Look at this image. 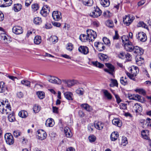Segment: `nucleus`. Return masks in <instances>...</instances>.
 <instances>
[{
	"label": "nucleus",
	"mask_w": 151,
	"mask_h": 151,
	"mask_svg": "<svg viewBox=\"0 0 151 151\" xmlns=\"http://www.w3.org/2000/svg\"><path fill=\"white\" fill-rule=\"evenodd\" d=\"M88 139L90 142H93L96 140V137L93 135H91L89 137Z\"/></svg>",
	"instance_id": "nucleus-56"
},
{
	"label": "nucleus",
	"mask_w": 151,
	"mask_h": 151,
	"mask_svg": "<svg viewBox=\"0 0 151 151\" xmlns=\"http://www.w3.org/2000/svg\"><path fill=\"white\" fill-rule=\"evenodd\" d=\"M133 52L134 54L137 55V56H141L143 53V50L137 46L134 47Z\"/></svg>",
	"instance_id": "nucleus-12"
},
{
	"label": "nucleus",
	"mask_w": 151,
	"mask_h": 151,
	"mask_svg": "<svg viewBox=\"0 0 151 151\" xmlns=\"http://www.w3.org/2000/svg\"><path fill=\"white\" fill-rule=\"evenodd\" d=\"M111 83H112V86H118V83L117 80L115 79H111Z\"/></svg>",
	"instance_id": "nucleus-60"
},
{
	"label": "nucleus",
	"mask_w": 151,
	"mask_h": 151,
	"mask_svg": "<svg viewBox=\"0 0 151 151\" xmlns=\"http://www.w3.org/2000/svg\"><path fill=\"white\" fill-rule=\"evenodd\" d=\"M105 47L104 46L103 44L102 43H100L97 49L99 51H102L104 50L105 49Z\"/></svg>",
	"instance_id": "nucleus-50"
},
{
	"label": "nucleus",
	"mask_w": 151,
	"mask_h": 151,
	"mask_svg": "<svg viewBox=\"0 0 151 151\" xmlns=\"http://www.w3.org/2000/svg\"><path fill=\"white\" fill-rule=\"evenodd\" d=\"M103 93L104 96L108 100H111L112 98V96L111 93L108 92L107 90H104Z\"/></svg>",
	"instance_id": "nucleus-29"
},
{
	"label": "nucleus",
	"mask_w": 151,
	"mask_h": 151,
	"mask_svg": "<svg viewBox=\"0 0 151 151\" xmlns=\"http://www.w3.org/2000/svg\"><path fill=\"white\" fill-rule=\"evenodd\" d=\"M81 1L84 5L86 6H91L93 4V0H81Z\"/></svg>",
	"instance_id": "nucleus-17"
},
{
	"label": "nucleus",
	"mask_w": 151,
	"mask_h": 151,
	"mask_svg": "<svg viewBox=\"0 0 151 151\" xmlns=\"http://www.w3.org/2000/svg\"><path fill=\"white\" fill-rule=\"evenodd\" d=\"M58 37L56 36H52L50 38V40L52 41L53 44H54L57 42Z\"/></svg>",
	"instance_id": "nucleus-43"
},
{
	"label": "nucleus",
	"mask_w": 151,
	"mask_h": 151,
	"mask_svg": "<svg viewBox=\"0 0 151 151\" xmlns=\"http://www.w3.org/2000/svg\"><path fill=\"white\" fill-rule=\"evenodd\" d=\"M138 26L139 27H142L145 28H147V26L142 22H139L138 24Z\"/></svg>",
	"instance_id": "nucleus-57"
},
{
	"label": "nucleus",
	"mask_w": 151,
	"mask_h": 151,
	"mask_svg": "<svg viewBox=\"0 0 151 151\" xmlns=\"http://www.w3.org/2000/svg\"><path fill=\"white\" fill-rule=\"evenodd\" d=\"M105 65L109 68V69H104V71L109 73L112 75H113V72L114 71V67L109 63H106Z\"/></svg>",
	"instance_id": "nucleus-10"
},
{
	"label": "nucleus",
	"mask_w": 151,
	"mask_h": 151,
	"mask_svg": "<svg viewBox=\"0 0 151 151\" xmlns=\"http://www.w3.org/2000/svg\"><path fill=\"white\" fill-rule=\"evenodd\" d=\"M133 19H131L129 16H125L123 18V22L127 26H129L132 22Z\"/></svg>",
	"instance_id": "nucleus-15"
},
{
	"label": "nucleus",
	"mask_w": 151,
	"mask_h": 151,
	"mask_svg": "<svg viewBox=\"0 0 151 151\" xmlns=\"http://www.w3.org/2000/svg\"><path fill=\"white\" fill-rule=\"evenodd\" d=\"M106 24L108 27L111 28H112L114 26L113 22L111 20L107 21Z\"/></svg>",
	"instance_id": "nucleus-53"
},
{
	"label": "nucleus",
	"mask_w": 151,
	"mask_h": 151,
	"mask_svg": "<svg viewBox=\"0 0 151 151\" xmlns=\"http://www.w3.org/2000/svg\"><path fill=\"white\" fill-rule=\"evenodd\" d=\"M76 83V81L74 80H68V83H67V86L68 87H70L73 86Z\"/></svg>",
	"instance_id": "nucleus-47"
},
{
	"label": "nucleus",
	"mask_w": 151,
	"mask_h": 151,
	"mask_svg": "<svg viewBox=\"0 0 151 151\" xmlns=\"http://www.w3.org/2000/svg\"><path fill=\"white\" fill-rule=\"evenodd\" d=\"M134 110L137 113H140L142 110V107L140 104L138 103L135 104L133 106Z\"/></svg>",
	"instance_id": "nucleus-16"
},
{
	"label": "nucleus",
	"mask_w": 151,
	"mask_h": 151,
	"mask_svg": "<svg viewBox=\"0 0 151 151\" xmlns=\"http://www.w3.org/2000/svg\"><path fill=\"white\" fill-rule=\"evenodd\" d=\"M119 136V134L117 132H113L110 135V138L111 141H115L117 140Z\"/></svg>",
	"instance_id": "nucleus-28"
},
{
	"label": "nucleus",
	"mask_w": 151,
	"mask_h": 151,
	"mask_svg": "<svg viewBox=\"0 0 151 151\" xmlns=\"http://www.w3.org/2000/svg\"><path fill=\"white\" fill-rule=\"evenodd\" d=\"M86 32L88 37L89 38V42L93 41L96 38L97 34L96 32L91 29L87 30Z\"/></svg>",
	"instance_id": "nucleus-6"
},
{
	"label": "nucleus",
	"mask_w": 151,
	"mask_h": 151,
	"mask_svg": "<svg viewBox=\"0 0 151 151\" xmlns=\"http://www.w3.org/2000/svg\"><path fill=\"white\" fill-rule=\"evenodd\" d=\"M19 116L22 118H25L28 115V114L27 111L23 110L20 111L18 114Z\"/></svg>",
	"instance_id": "nucleus-34"
},
{
	"label": "nucleus",
	"mask_w": 151,
	"mask_h": 151,
	"mask_svg": "<svg viewBox=\"0 0 151 151\" xmlns=\"http://www.w3.org/2000/svg\"><path fill=\"white\" fill-rule=\"evenodd\" d=\"M149 131L148 130H143L141 132V135L142 137L145 139H148L149 137L148 136Z\"/></svg>",
	"instance_id": "nucleus-31"
},
{
	"label": "nucleus",
	"mask_w": 151,
	"mask_h": 151,
	"mask_svg": "<svg viewBox=\"0 0 151 151\" xmlns=\"http://www.w3.org/2000/svg\"><path fill=\"white\" fill-rule=\"evenodd\" d=\"M22 84L26 86L30 87V82L27 80H23L21 81Z\"/></svg>",
	"instance_id": "nucleus-45"
},
{
	"label": "nucleus",
	"mask_w": 151,
	"mask_h": 151,
	"mask_svg": "<svg viewBox=\"0 0 151 151\" xmlns=\"http://www.w3.org/2000/svg\"><path fill=\"white\" fill-rule=\"evenodd\" d=\"M38 133L37 137L39 139L41 140L44 139L47 136L46 132L43 130L40 129L37 131Z\"/></svg>",
	"instance_id": "nucleus-9"
},
{
	"label": "nucleus",
	"mask_w": 151,
	"mask_h": 151,
	"mask_svg": "<svg viewBox=\"0 0 151 151\" xmlns=\"http://www.w3.org/2000/svg\"><path fill=\"white\" fill-rule=\"evenodd\" d=\"M42 41L41 37L40 36H36L34 39V43L36 45L40 44Z\"/></svg>",
	"instance_id": "nucleus-33"
},
{
	"label": "nucleus",
	"mask_w": 151,
	"mask_h": 151,
	"mask_svg": "<svg viewBox=\"0 0 151 151\" xmlns=\"http://www.w3.org/2000/svg\"><path fill=\"white\" fill-rule=\"evenodd\" d=\"M79 39L82 42H86L88 41L89 42V38L88 37V36L84 34H81L79 36Z\"/></svg>",
	"instance_id": "nucleus-26"
},
{
	"label": "nucleus",
	"mask_w": 151,
	"mask_h": 151,
	"mask_svg": "<svg viewBox=\"0 0 151 151\" xmlns=\"http://www.w3.org/2000/svg\"><path fill=\"white\" fill-rule=\"evenodd\" d=\"M1 39L4 41L5 43H8L10 42V38L5 33H2L0 35Z\"/></svg>",
	"instance_id": "nucleus-21"
},
{
	"label": "nucleus",
	"mask_w": 151,
	"mask_h": 151,
	"mask_svg": "<svg viewBox=\"0 0 151 151\" xmlns=\"http://www.w3.org/2000/svg\"><path fill=\"white\" fill-rule=\"evenodd\" d=\"M40 107L37 105H35L33 107V109L34 113H37L40 110Z\"/></svg>",
	"instance_id": "nucleus-44"
},
{
	"label": "nucleus",
	"mask_w": 151,
	"mask_h": 151,
	"mask_svg": "<svg viewBox=\"0 0 151 151\" xmlns=\"http://www.w3.org/2000/svg\"><path fill=\"white\" fill-rule=\"evenodd\" d=\"M127 80V78L126 77H122L120 79L121 84L124 86L127 85L128 83Z\"/></svg>",
	"instance_id": "nucleus-32"
},
{
	"label": "nucleus",
	"mask_w": 151,
	"mask_h": 151,
	"mask_svg": "<svg viewBox=\"0 0 151 151\" xmlns=\"http://www.w3.org/2000/svg\"><path fill=\"white\" fill-rule=\"evenodd\" d=\"M128 143L127 138L126 137H123L122 140V145L124 146H125Z\"/></svg>",
	"instance_id": "nucleus-54"
},
{
	"label": "nucleus",
	"mask_w": 151,
	"mask_h": 151,
	"mask_svg": "<svg viewBox=\"0 0 151 151\" xmlns=\"http://www.w3.org/2000/svg\"><path fill=\"white\" fill-rule=\"evenodd\" d=\"M6 90V87L3 82H0V93L4 92Z\"/></svg>",
	"instance_id": "nucleus-37"
},
{
	"label": "nucleus",
	"mask_w": 151,
	"mask_h": 151,
	"mask_svg": "<svg viewBox=\"0 0 151 151\" xmlns=\"http://www.w3.org/2000/svg\"><path fill=\"white\" fill-rule=\"evenodd\" d=\"M48 81L50 83L53 84L60 85L61 84V80L57 77L51 76L47 77Z\"/></svg>",
	"instance_id": "nucleus-5"
},
{
	"label": "nucleus",
	"mask_w": 151,
	"mask_h": 151,
	"mask_svg": "<svg viewBox=\"0 0 151 151\" xmlns=\"http://www.w3.org/2000/svg\"><path fill=\"white\" fill-rule=\"evenodd\" d=\"M100 4L103 7H107L109 5L110 2L109 0H101Z\"/></svg>",
	"instance_id": "nucleus-30"
},
{
	"label": "nucleus",
	"mask_w": 151,
	"mask_h": 151,
	"mask_svg": "<svg viewBox=\"0 0 151 151\" xmlns=\"http://www.w3.org/2000/svg\"><path fill=\"white\" fill-rule=\"evenodd\" d=\"M125 58L127 61H130L131 60V55L129 53H127L125 56Z\"/></svg>",
	"instance_id": "nucleus-63"
},
{
	"label": "nucleus",
	"mask_w": 151,
	"mask_h": 151,
	"mask_svg": "<svg viewBox=\"0 0 151 151\" xmlns=\"http://www.w3.org/2000/svg\"><path fill=\"white\" fill-rule=\"evenodd\" d=\"M136 60L137 64L141 66L144 63V59L141 56H136Z\"/></svg>",
	"instance_id": "nucleus-22"
},
{
	"label": "nucleus",
	"mask_w": 151,
	"mask_h": 151,
	"mask_svg": "<svg viewBox=\"0 0 151 151\" xmlns=\"http://www.w3.org/2000/svg\"><path fill=\"white\" fill-rule=\"evenodd\" d=\"M136 92L140 94L144 95L145 93V91L142 89H139L136 90Z\"/></svg>",
	"instance_id": "nucleus-61"
},
{
	"label": "nucleus",
	"mask_w": 151,
	"mask_h": 151,
	"mask_svg": "<svg viewBox=\"0 0 151 151\" xmlns=\"http://www.w3.org/2000/svg\"><path fill=\"white\" fill-rule=\"evenodd\" d=\"M73 48V45L71 43H69L67 45L66 49L68 51H71Z\"/></svg>",
	"instance_id": "nucleus-51"
},
{
	"label": "nucleus",
	"mask_w": 151,
	"mask_h": 151,
	"mask_svg": "<svg viewBox=\"0 0 151 151\" xmlns=\"http://www.w3.org/2000/svg\"><path fill=\"white\" fill-rule=\"evenodd\" d=\"M122 42L124 45L129 43L130 42L129 40V37L127 36L123 35L121 37Z\"/></svg>",
	"instance_id": "nucleus-36"
},
{
	"label": "nucleus",
	"mask_w": 151,
	"mask_h": 151,
	"mask_svg": "<svg viewBox=\"0 0 151 151\" xmlns=\"http://www.w3.org/2000/svg\"><path fill=\"white\" fill-rule=\"evenodd\" d=\"M101 13V11L100 9L97 6H96L93 8L92 11L90 13L89 15L92 17L97 18L100 16Z\"/></svg>",
	"instance_id": "nucleus-3"
},
{
	"label": "nucleus",
	"mask_w": 151,
	"mask_h": 151,
	"mask_svg": "<svg viewBox=\"0 0 151 151\" xmlns=\"http://www.w3.org/2000/svg\"><path fill=\"white\" fill-rule=\"evenodd\" d=\"M76 93L79 95H83L84 92V90L83 88H79L76 90Z\"/></svg>",
	"instance_id": "nucleus-48"
},
{
	"label": "nucleus",
	"mask_w": 151,
	"mask_h": 151,
	"mask_svg": "<svg viewBox=\"0 0 151 151\" xmlns=\"http://www.w3.org/2000/svg\"><path fill=\"white\" fill-rule=\"evenodd\" d=\"M8 118L9 121L11 122H14L15 120V116L14 115V114L13 113L9 114L8 116Z\"/></svg>",
	"instance_id": "nucleus-42"
},
{
	"label": "nucleus",
	"mask_w": 151,
	"mask_h": 151,
	"mask_svg": "<svg viewBox=\"0 0 151 151\" xmlns=\"http://www.w3.org/2000/svg\"><path fill=\"white\" fill-rule=\"evenodd\" d=\"M130 71L131 73L127 71L126 73L130 79L135 81L136 80L135 77L136 76L139 72V69L137 67L135 66H132L131 68Z\"/></svg>",
	"instance_id": "nucleus-1"
},
{
	"label": "nucleus",
	"mask_w": 151,
	"mask_h": 151,
	"mask_svg": "<svg viewBox=\"0 0 151 151\" xmlns=\"http://www.w3.org/2000/svg\"><path fill=\"white\" fill-rule=\"evenodd\" d=\"M143 123V127L145 128H151V119L150 118H147L146 120H144Z\"/></svg>",
	"instance_id": "nucleus-20"
},
{
	"label": "nucleus",
	"mask_w": 151,
	"mask_h": 151,
	"mask_svg": "<svg viewBox=\"0 0 151 151\" xmlns=\"http://www.w3.org/2000/svg\"><path fill=\"white\" fill-rule=\"evenodd\" d=\"M47 9H45V8H44L45 9H43L40 12V13L43 16L45 17L47 15V13H48L49 12L50 10L47 7H46Z\"/></svg>",
	"instance_id": "nucleus-39"
},
{
	"label": "nucleus",
	"mask_w": 151,
	"mask_h": 151,
	"mask_svg": "<svg viewBox=\"0 0 151 151\" xmlns=\"http://www.w3.org/2000/svg\"><path fill=\"white\" fill-rule=\"evenodd\" d=\"M93 128L94 125L92 124H89L88 126V129L90 132L93 131Z\"/></svg>",
	"instance_id": "nucleus-62"
},
{
	"label": "nucleus",
	"mask_w": 151,
	"mask_h": 151,
	"mask_svg": "<svg viewBox=\"0 0 151 151\" xmlns=\"http://www.w3.org/2000/svg\"><path fill=\"white\" fill-rule=\"evenodd\" d=\"M53 19L56 21L60 20L62 18L61 12L58 11H54L52 12V14Z\"/></svg>",
	"instance_id": "nucleus-8"
},
{
	"label": "nucleus",
	"mask_w": 151,
	"mask_h": 151,
	"mask_svg": "<svg viewBox=\"0 0 151 151\" xmlns=\"http://www.w3.org/2000/svg\"><path fill=\"white\" fill-rule=\"evenodd\" d=\"M112 124L115 125L118 127H121L122 125L121 121L118 119H114L112 121Z\"/></svg>",
	"instance_id": "nucleus-27"
},
{
	"label": "nucleus",
	"mask_w": 151,
	"mask_h": 151,
	"mask_svg": "<svg viewBox=\"0 0 151 151\" xmlns=\"http://www.w3.org/2000/svg\"><path fill=\"white\" fill-rule=\"evenodd\" d=\"M92 64L93 65L99 68H103L104 66V64H101L98 61L93 62H92Z\"/></svg>",
	"instance_id": "nucleus-41"
},
{
	"label": "nucleus",
	"mask_w": 151,
	"mask_h": 151,
	"mask_svg": "<svg viewBox=\"0 0 151 151\" xmlns=\"http://www.w3.org/2000/svg\"><path fill=\"white\" fill-rule=\"evenodd\" d=\"M94 126L96 128L99 130H102L104 126V124L101 122H98L97 123H95Z\"/></svg>",
	"instance_id": "nucleus-23"
},
{
	"label": "nucleus",
	"mask_w": 151,
	"mask_h": 151,
	"mask_svg": "<svg viewBox=\"0 0 151 151\" xmlns=\"http://www.w3.org/2000/svg\"><path fill=\"white\" fill-rule=\"evenodd\" d=\"M12 0H0V6L6 7L10 6L12 3Z\"/></svg>",
	"instance_id": "nucleus-11"
},
{
	"label": "nucleus",
	"mask_w": 151,
	"mask_h": 151,
	"mask_svg": "<svg viewBox=\"0 0 151 151\" xmlns=\"http://www.w3.org/2000/svg\"><path fill=\"white\" fill-rule=\"evenodd\" d=\"M32 8L34 11H36L39 9V6L37 4H34L32 5Z\"/></svg>",
	"instance_id": "nucleus-59"
},
{
	"label": "nucleus",
	"mask_w": 151,
	"mask_h": 151,
	"mask_svg": "<svg viewBox=\"0 0 151 151\" xmlns=\"http://www.w3.org/2000/svg\"><path fill=\"white\" fill-rule=\"evenodd\" d=\"M103 40L105 44L108 46L110 45V40L106 37H104L103 39Z\"/></svg>",
	"instance_id": "nucleus-52"
},
{
	"label": "nucleus",
	"mask_w": 151,
	"mask_h": 151,
	"mask_svg": "<svg viewBox=\"0 0 151 151\" xmlns=\"http://www.w3.org/2000/svg\"><path fill=\"white\" fill-rule=\"evenodd\" d=\"M92 24L94 26L97 27H99L100 25L99 22L97 21H95L93 22Z\"/></svg>",
	"instance_id": "nucleus-64"
},
{
	"label": "nucleus",
	"mask_w": 151,
	"mask_h": 151,
	"mask_svg": "<svg viewBox=\"0 0 151 151\" xmlns=\"http://www.w3.org/2000/svg\"><path fill=\"white\" fill-rule=\"evenodd\" d=\"M79 52L84 55L87 54L89 52L88 48L86 46H81L78 49Z\"/></svg>",
	"instance_id": "nucleus-14"
},
{
	"label": "nucleus",
	"mask_w": 151,
	"mask_h": 151,
	"mask_svg": "<svg viewBox=\"0 0 151 151\" xmlns=\"http://www.w3.org/2000/svg\"><path fill=\"white\" fill-rule=\"evenodd\" d=\"M4 138L6 143L9 145H13L14 142V139L10 133H6L4 135Z\"/></svg>",
	"instance_id": "nucleus-4"
},
{
	"label": "nucleus",
	"mask_w": 151,
	"mask_h": 151,
	"mask_svg": "<svg viewBox=\"0 0 151 151\" xmlns=\"http://www.w3.org/2000/svg\"><path fill=\"white\" fill-rule=\"evenodd\" d=\"M6 100L5 101L6 105L4 102H2V105H0V112L2 114H7L10 113L11 111V107L10 105L8 104H6Z\"/></svg>",
	"instance_id": "nucleus-2"
},
{
	"label": "nucleus",
	"mask_w": 151,
	"mask_h": 151,
	"mask_svg": "<svg viewBox=\"0 0 151 151\" xmlns=\"http://www.w3.org/2000/svg\"><path fill=\"white\" fill-rule=\"evenodd\" d=\"M98 56L100 59L101 61L107 62L109 60V58L107 55L103 53H99L98 55Z\"/></svg>",
	"instance_id": "nucleus-18"
},
{
	"label": "nucleus",
	"mask_w": 151,
	"mask_h": 151,
	"mask_svg": "<svg viewBox=\"0 0 151 151\" xmlns=\"http://www.w3.org/2000/svg\"><path fill=\"white\" fill-rule=\"evenodd\" d=\"M134 47L132 45V42H131L124 45L125 49L128 51H133Z\"/></svg>",
	"instance_id": "nucleus-19"
},
{
	"label": "nucleus",
	"mask_w": 151,
	"mask_h": 151,
	"mask_svg": "<svg viewBox=\"0 0 151 151\" xmlns=\"http://www.w3.org/2000/svg\"><path fill=\"white\" fill-rule=\"evenodd\" d=\"M81 106L88 111L91 110V108L87 104H83L81 105Z\"/></svg>",
	"instance_id": "nucleus-38"
},
{
	"label": "nucleus",
	"mask_w": 151,
	"mask_h": 151,
	"mask_svg": "<svg viewBox=\"0 0 151 151\" xmlns=\"http://www.w3.org/2000/svg\"><path fill=\"white\" fill-rule=\"evenodd\" d=\"M129 97L130 99L136 100H139L141 98L140 96L138 94L133 95L131 97L130 96Z\"/></svg>",
	"instance_id": "nucleus-46"
},
{
	"label": "nucleus",
	"mask_w": 151,
	"mask_h": 151,
	"mask_svg": "<svg viewBox=\"0 0 151 151\" xmlns=\"http://www.w3.org/2000/svg\"><path fill=\"white\" fill-rule=\"evenodd\" d=\"M22 6L20 4H17L14 5V9L15 12H17L20 10L22 9Z\"/></svg>",
	"instance_id": "nucleus-35"
},
{
	"label": "nucleus",
	"mask_w": 151,
	"mask_h": 151,
	"mask_svg": "<svg viewBox=\"0 0 151 151\" xmlns=\"http://www.w3.org/2000/svg\"><path fill=\"white\" fill-rule=\"evenodd\" d=\"M137 38L141 42H145L147 40V36L146 34L143 32H139L136 35Z\"/></svg>",
	"instance_id": "nucleus-7"
},
{
	"label": "nucleus",
	"mask_w": 151,
	"mask_h": 151,
	"mask_svg": "<svg viewBox=\"0 0 151 151\" xmlns=\"http://www.w3.org/2000/svg\"><path fill=\"white\" fill-rule=\"evenodd\" d=\"M65 97L68 100H73V95L72 93L66 92L64 93Z\"/></svg>",
	"instance_id": "nucleus-25"
},
{
	"label": "nucleus",
	"mask_w": 151,
	"mask_h": 151,
	"mask_svg": "<svg viewBox=\"0 0 151 151\" xmlns=\"http://www.w3.org/2000/svg\"><path fill=\"white\" fill-rule=\"evenodd\" d=\"M42 22V19L40 17H35L34 19V23L36 24L39 25Z\"/></svg>",
	"instance_id": "nucleus-40"
},
{
	"label": "nucleus",
	"mask_w": 151,
	"mask_h": 151,
	"mask_svg": "<svg viewBox=\"0 0 151 151\" xmlns=\"http://www.w3.org/2000/svg\"><path fill=\"white\" fill-rule=\"evenodd\" d=\"M21 134V133L19 130L14 131L13 132V135L16 137H18Z\"/></svg>",
	"instance_id": "nucleus-58"
},
{
	"label": "nucleus",
	"mask_w": 151,
	"mask_h": 151,
	"mask_svg": "<svg viewBox=\"0 0 151 151\" xmlns=\"http://www.w3.org/2000/svg\"><path fill=\"white\" fill-rule=\"evenodd\" d=\"M37 94L38 97L40 99H42L45 96L44 93L42 91H39L37 92Z\"/></svg>",
	"instance_id": "nucleus-49"
},
{
	"label": "nucleus",
	"mask_w": 151,
	"mask_h": 151,
	"mask_svg": "<svg viewBox=\"0 0 151 151\" xmlns=\"http://www.w3.org/2000/svg\"><path fill=\"white\" fill-rule=\"evenodd\" d=\"M13 32L17 35H19L22 34V27L19 26H15L14 27L12 28Z\"/></svg>",
	"instance_id": "nucleus-13"
},
{
	"label": "nucleus",
	"mask_w": 151,
	"mask_h": 151,
	"mask_svg": "<svg viewBox=\"0 0 151 151\" xmlns=\"http://www.w3.org/2000/svg\"><path fill=\"white\" fill-rule=\"evenodd\" d=\"M126 55V54H125V52H121L118 54V57L119 58L124 59L125 58Z\"/></svg>",
	"instance_id": "nucleus-55"
},
{
	"label": "nucleus",
	"mask_w": 151,
	"mask_h": 151,
	"mask_svg": "<svg viewBox=\"0 0 151 151\" xmlns=\"http://www.w3.org/2000/svg\"><path fill=\"white\" fill-rule=\"evenodd\" d=\"M54 120L52 118L48 119L46 121L45 125L47 127H52L54 124Z\"/></svg>",
	"instance_id": "nucleus-24"
}]
</instances>
